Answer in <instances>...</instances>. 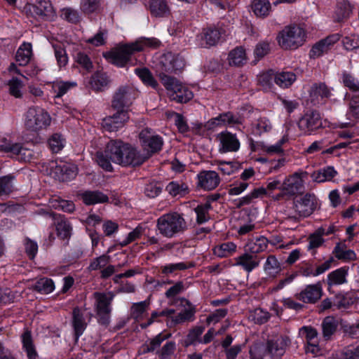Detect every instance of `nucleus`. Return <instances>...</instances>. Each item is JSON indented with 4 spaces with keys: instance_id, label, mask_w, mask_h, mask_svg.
<instances>
[{
    "instance_id": "obj_1",
    "label": "nucleus",
    "mask_w": 359,
    "mask_h": 359,
    "mask_svg": "<svg viewBox=\"0 0 359 359\" xmlns=\"http://www.w3.org/2000/svg\"><path fill=\"white\" fill-rule=\"evenodd\" d=\"M290 343L287 337L278 336L268 339L265 344H255L251 348L250 354L255 359H263L265 355L271 359H281Z\"/></svg>"
},
{
    "instance_id": "obj_2",
    "label": "nucleus",
    "mask_w": 359,
    "mask_h": 359,
    "mask_svg": "<svg viewBox=\"0 0 359 359\" xmlns=\"http://www.w3.org/2000/svg\"><path fill=\"white\" fill-rule=\"evenodd\" d=\"M124 142L121 140H111L106 145L104 151L97 152V164L107 172L113 171L111 163L121 165L123 156L121 155Z\"/></svg>"
},
{
    "instance_id": "obj_3",
    "label": "nucleus",
    "mask_w": 359,
    "mask_h": 359,
    "mask_svg": "<svg viewBox=\"0 0 359 359\" xmlns=\"http://www.w3.org/2000/svg\"><path fill=\"white\" fill-rule=\"evenodd\" d=\"M156 226L160 233L166 238H172L176 234L184 232L187 228L184 219L177 212L161 216L157 219Z\"/></svg>"
},
{
    "instance_id": "obj_4",
    "label": "nucleus",
    "mask_w": 359,
    "mask_h": 359,
    "mask_svg": "<svg viewBox=\"0 0 359 359\" xmlns=\"http://www.w3.org/2000/svg\"><path fill=\"white\" fill-rule=\"evenodd\" d=\"M277 39L282 48L296 49L303 44L305 32L298 26H287L279 33Z\"/></svg>"
},
{
    "instance_id": "obj_5",
    "label": "nucleus",
    "mask_w": 359,
    "mask_h": 359,
    "mask_svg": "<svg viewBox=\"0 0 359 359\" xmlns=\"http://www.w3.org/2000/svg\"><path fill=\"white\" fill-rule=\"evenodd\" d=\"M185 66V60L180 55L167 53L161 56L157 65V72L159 77L170 76V74L180 72Z\"/></svg>"
},
{
    "instance_id": "obj_6",
    "label": "nucleus",
    "mask_w": 359,
    "mask_h": 359,
    "mask_svg": "<svg viewBox=\"0 0 359 359\" xmlns=\"http://www.w3.org/2000/svg\"><path fill=\"white\" fill-rule=\"evenodd\" d=\"M140 50H142V47L137 43L126 44L106 53L105 57L112 64L123 67L130 61L131 55L135 52Z\"/></svg>"
},
{
    "instance_id": "obj_7",
    "label": "nucleus",
    "mask_w": 359,
    "mask_h": 359,
    "mask_svg": "<svg viewBox=\"0 0 359 359\" xmlns=\"http://www.w3.org/2000/svg\"><path fill=\"white\" fill-rule=\"evenodd\" d=\"M50 123L49 114L39 107H30L26 113L25 126L28 130L36 131L46 128Z\"/></svg>"
},
{
    "instance_id": "obj_8",
    "label": "nucleus",
    "mask_w": 359,
    "mask_h": 359,
    "mask_svg": "<svg viewBox=\"0 0 359 359\" xmlns=\"http://www.w3.org/2000/svg\"><path fill=\"white\" fill-rule=\"evenodd\" d=\"M96 299V311L98 316V321L102 325H107L109 322L111 313L110 304L114 295L111 293H94Z\"/></svg>"
},
{
    "instance_id": "obj_9",
    "label": "nucleus",
    "mask_w": 359,
    "mask_h": 359,
    "mask_svg": "<svg viewBox=\"0 0 359 359\" xmlns=\"http://www.w3.org/2000/svg\"><path fill=\"white\" fill-rule=\"evenodd\" d=\"M121 155L123 156V161H121L123 167L140 166L149 157L142 155L135 147L126 142H124Z\"/></svg>"
},
{
    "instance_id": "obj_10",
    "label": "nucleus",
    "mask_w": 359,
    "mask_h": 359,
    "mask_svg": "<svg viewBox=\"0 0 359 359\" xmlns=\"http://www.w3.org/2000/svg\"><path fill=\"white\" fill-rule=\"evenodd\" d=\"M298 128L305 135L311 133L322 127L321 116L316 110H309L298 121Z\"/></svg>"
},
{
    "instance_id": "obj_11",
    "label": "nucleus",
    "mask_w": 359,
    "mask_h": 359,
    "mask_svg": "<svg viewBox=\"0 0 359 359\" xmlns=\"http://www.w3.org/2000/svg\"><path fill=\"white\" fill-rule=\"evenodd\" d=\"M38 213L45 217L51 218L55 221L57 236L63 240H69L72 235V227L70 223L62 216L57 215L53 212H48L43 209L39 210Z\"/></svg>"
},
{
    "instance_id": "obj_12",
    "label": "nucleus",
    "mask_w": 359,
    "mask_h": 359,
    "mask_svg": "<svg viewBox=\"0 0 359 359\" xmlns=\"http://www.w3.org/2000/svg\"><path fill=\"white\" fill-rule=\"evenodd\" d=\"M128 120V111L116 110L113 115L102 119V126L104 130L109 132H116L123 128Z\"/></svg>"
},
{
    "instance_id": "obj_13",
    "label": "nucleus",
    "mask_w": 359,
    "mask_h": 359,
    "mask_svg": "<svg viewBox=\"0 0 359 359\" xmlns=\"http://www.w3.org/2000/svg\"><path fill=\"white\" fill-rule=\"evenodd\" d=\"M279 189L284 191V194H287L288 196L302 194L304 189V180L299 173L295 172L283 182Z\"/></svg>"
},
{
    "instance_id": "obj_14",
    "label": "nucleus",
    "mask_w": 359,
    "mask_h": 359,
    "mask_svg": "<svg viewBox=\"0 0 359 359\" xmlns=\"http://www.w3.org/2000/svg\"><path fill=\"white\" fill-rule=\"evenodd\" d=\"M316 198L313 194L307 193L299 200L294 201V206L301 217H308L316 208Z\"/></svg>"
},
{
    "instance_id": "obj_15",
    "label": "nucleus",
    "mask_w": 359,
    "mask_h": 359,
    "mask_svg": "<svg viewBox=\"0 0 359 359\" xmlns=\"http://www.w3.org/2000/svg\"><path fill=\"white\" fill-rule=\"evenodd\" d=\"M130 104V89L127 86L119 87L113 95L111 108L114 110L127 111L126 108Z\"/></svg>"
},
{
    "instance_id": "obj_16",
    "label": "nucleus",
    "mask_w": 359,
    "mask_h": 359,
    "mask_svg": "<svg viewBox=\"0 0 359 359\" xmlns=\"http://www.w3.org/2000/svg\"><path fill=\"white\" fill-rule=\"evenodd\" d=\"M224 34V31L222 28L210 26L203 28L198 37H200L201 40L204 41V43H201V46L205 45L210 47L217 44Z\"/></svg>"
},
{
    "instance_id": "obj_17",
    "label": "nucleus",
    "mask_w": 359,
    "mask_h": 359,
    "mask_svg": "<svg viewBox=\"0 0 359 359\" xmlns=\"http://www.w3.org/2000/svg\"><path fill=\"white\" fill-rule=\"evenodd\" d=\"M218 139L221 145L219 151L221 153L237 151L240 148V142L236 135L228 131L219 133Z\"/></svg>"
},
{
    "instance_id": "obj_18",
    "label": "nucleus",
    "mask_w": 359,
    "mask_h": 359,
    "mask_svg": "<svg viewBox=\"0 0 359 359\" xmlns=\"http://www.w3.org/2000/svg\"><path fill=\"white\" fill-rule=\"evenodd\" d=\"M198 185L205 190H212L219 184L220 179L215 171H201L198 175Z\"/></svg>"
},
{
    "instance_id": "obj_19",
    "label": "nucleus",
    "mask_w": 359,
    "mask_h": 359,
    "mask_svg": "<svg viewBox=\"0 0 359 359\" xmlns=\"http://www.w3.org/2000/svg\"><path fill=\"white\" fill-rule=\"evenodd\" d=\"M262 259V257L245 251L244 254L236 258V264L242 266L247 272H250L259 265Z\"/></svg>"
},
{
    "instance_id": "obj_20",
    "label": "nucleus",
    "mask_w": 359,
    "mask_h": 359,
    "mask_svg": "<svg viewBox=\"0 0 359 359\" xmlns=\"http://www.w3.org/2000/svg\"><path fill=\"white\" fill-rule=\"evenodd\" d=\"M149 133L148 129L142 130L140 133V138L142 140L144 146L149 147L151 154H154L161 149L163 142L158 135L148 136Z\"/></svg>"
},
{
    "instance_id": "obj_21",
    "label": "nucleus",
    "mask_w": 359,
    "mask_h": 359,
    "mask_svg": "<svg viewBox=\"0 0 359 359\" xmlns=\"http://www.w3.org/2000/svg\"><path fill=\"white\" fill-rule=\"evenodd\" d=\"M322 296V288L318 285H310L299 294V299L307 304L316 303Z\"/></svg>"
},
{
    "instance_id": "obj_22",
    "label": "nucleus",
    "mask_w": 359,
    "mask_h": 359,
    "mask_svg": "<svg viewBox=\"0 0 359 359\" xmlns=\"http://www.w3.org/2000/svg\"><path fill=\"white\" fill-rule=\"evenodd\" d=\"M33 14L41 18H49L53 15V8L48 0H40L32 6L30 10Z\"/></svg>"
},
{
    "instance_id": "obj_23",
    "label": "nucleus",
    "mask_w": 359,
    "mask_h": 359,
    "mask_svg": "<svg viewBox=\"0 0 359 359\" xmlns=\"http://www.w3.org/2000/svg\"><path fill=\"white\" fill-rule=\"evenodd\" d=\"M72 325L76 338L78 339L83 334L87 326L83 313L78 307L74 308L72 311Z\"/></svg>"
},
{
    "instance_id": "obj_24",
    "label": "nucleus",
    "mask_w": 359,
    "mask_h": 359,
    "mask_svg": "<svg viewBox=\"0 0 359 359\" xmlns=\"http://www.w3.org/2000/svg\"><path fill=\"white\" fill-rule=\"evenodd\" d=\"M269 242V240L264 236L257 237L255 240L250 241L245 245V251L257 255L267 249Z\"/></svg>"
},
{
    "instance_id": "obj_25",
    "label": "nucleus",
    "mask_w": 359,
    "mask_h": 359,
    "mask_svg": "<svg viewBox=\"0 0 359 359\" xmlns=\"http://www.w3.org/2000/svg\"><path fill=\"white\" fill-rule=\"evenodd\" d=\"M81 198L86 205H93L98 203H106L109 201L107 195L99 191H87L82 194Z\"/></svg>"
},
{
    "instance_id": "obj_26",
    "label": "nucleus",
    "mask_w": 359,
    "mask_h": 359,
    "mask_svg": "<svg viewBox=\"0 0 359 359\" xmlns=\"http://www.w3.org/2000/svg\"><path fill=\"white\" fill-rule=\"evenodd\" d=\"M330 90L324 83H314L310 90V97L311 102L316 104V101L318 97L322 99L327 98L330 96Z\"/></svg>"
},
{
    "instance_id": "obj_27",
    "label": "nucleus",
    "mask_w": 359,
    "mask_h": 359,
    "mask_svg": "<svg viewBox=\"0 0 359 359\" xmlns=\"http://www.w3.org/2000/svg\"><path fill=\"white\" fill-rule=\"evenodd\" d=\"M337 322L332 316L325 317L322 323L323 337L325 340L327 341L336 332L337 328Z\"/></svg>"
},
{
    "instance_id": "obj_28",
    "label": "nucleus",
    "mask_w": 359,
    "mask_h": 359,
    "mask_svg": "<svg viewBox=\"0 0 359 359\" xmlns=\"http://www.w3.org/2000/svg\"><path fill=\"white\" fill-rule=\"evenodd\" d=\"M32 55V44L24 43L18 50L15 55L19 65L25 66L29 63Z\"/></svg>"
},
{
    "instance_id": "obj_29",
    "label": "nucleus",
    "mask_w": 359,
    "mask_h": 359,
    "mask_svg": "<svg viewBox=\"0 0 359 359\" xmlns=\"http://www.w3.org/2000/svg\"><path fill=\"white\" fill-rule=\"evenodd\" d=\"M348 274V269L346 267H341L338 269L327 276V285L332 286V285H341L346 282V276Z\"/></svg>"
},
{
    "instance_id": "obj_30",
    "label": "nucleus",
    "mask_w": 359,
    "mask_h": 359,
    "mask_svg": "<svg viewBox=\"0 0 359 359\" xmlns=\"http://www.w3.org/2000/svg\"><path fill=\"white\" fill-rule=\"evenodd\" d=\"M193 93L186 86H181L177 91L172 92L169 94L171 100L176 101L179 103H187L193 98Z\"/></svg>"
},
{
    "instance_id": "obj_31",
    "label": "nucleus",
    "mask_w": 359,
    "mask_h": 359,
    "mask_svg": "<svg viewBox=\"0 0 359 359\" xmlns=\"http://www.w3.org/2000/svg\"><path fill=\"white\" fill-rule=\"evenodd\" d=\"M22 342L24 350L27 353L29 359H36L38 354L32 339L31 332L28 330L22 335Z\"/></svg>"
},
{
    "instance_id": "obj_32",
    "label": "nucleus",
    "mask_w": 359,
    "mask_h": 359,
    "mask_svg": "<svg viewBox=\"0 0 359 359\" xmlns=\"http://www.w3.org/2000/svg\"><path fill=\"white\" fill-rule=\"evenodd\" d=\"M109 83V78L105 73L97 72L90 79V85L93 90L102 91Z\"/></svg>"
},
{
    "instance_id": "obj_33",
    "label": "nucleus",
    "mask_w": 359,
    "mask_h": 359,
    "mask_svg": "<svg viewBox=\"0 0 359 359\" xmlns=\"http://www.w3.org/2000/svg\"><path fill=\"white\" fill-rule=\"evenodd\" d=\"M150 11L156 17H163L169 13V8L164 0H151Z\"/></svg>"
},
{
    "instance_id": "obj_34",
    "label": "nucleus",
    "mask_w": 359,
    "mask_h": 359,
    "mask_svg": "<svg viewBox=\"0 0 359 359\" xmlns=\"http://www.w3.org/2000/svg\"><path fill=\"white\" fill-rule=\"evenodd\" d=\"M135 72L145 85L154 88H156L158 86L156 80L154 78L149 69L146 67L136 68L135 69Z\"/></svg>"
},
{
    "instance_id": "obj_35",
    "label": "nucleus",
    "mask_w": 359,
    "mask_h": 359,
    "mask_svg": "<svg viewBox=\"0 0 359 359\" xmlns=\"http://www.w3.org/2000/svg\"><path fill=\"white\" fill-rule=\"evenodd\" d=\"M56 172L61 175L62 181H66L76 175L77 168L74 165L63 163L56 166Z\"/></svg>"
},
{
    "instance_id": "obj_36",
    "label": "nucleus",
    "mask_w": 359,
    "mask_h": 359,
    "mask_svg": "<svg viewBox=\"0 0 359 359\" xmlns=\"http://www.w3.org/2000/svg\"><path fill=\"white\" fill-rule=\"evenodd\" d=\"M252 9L257 17H264L269 14L271 4L269 0H254Z\"/></svg>"
},
{
    "instance_id": "obj_37",
    "label": "nucleus",
    "mask_w": 359,
    "mask_h": 359,
    "mask_svg": "<svg viewBox=\"0 0 359 359\" xmlns=\"http://www.w3.org/2000/svg\"><path fill=\"white\" fill-rule=\"evenodd\" d=\"M236 250V245L232 242H226L214 248V254L219 257H227Z\"/></svg>"
},
{
    "instance_id": "obj_38",
    "label": "nucleus",
    "mask_w": 359,
    "mask_h": 359,
    "mask_svg": "<svg viewBox=\"0 0 359 359\" xmlns=\"http://www.w3.org/2000/svg\"><path fill=\"white\" fill-rule=\"evenodd\" d=\"M246 60L245 51L242 47H237L229 54L230 65H242Z\"/></svg>"
},
{
    "instance_id": "obj_39",
    "label": "nucleus",
    "mask_w": 359,
    "mask_h": 359,
    "mask_svg": "<svg viewBox=\"0 0 359 359\" xmlns=\"http://www.w3.org/2000/svg\"><path fill=\"white\" fill-rule=\"evenodd\" d=\"M296 75L292 72H281L275 75L274 82L280 87L287 88L295 81Z\"/></svg>"
},
{
    "instance_id": "obj_40",
    "label": "nucleus",
    "mask_w": 359,
    "mask_h": 359,
    "mask_svg": "<svg viewBox=\"0 0 359 359\" xmlns=\"http://www.w3.org/2000/svg\"><path fill=\"white\" fill-rule=\"evenodd\" d=\"M351 12L352 7L348 1L345 0L339 1L335 11L337 20L340 22L343 19L348 18Z\"/></svg>"
},
{
    "instance_id": "obj_41",
    "label": "nucleus",
    "mask_w": 359,
    "mask_h": 359,
    "mask_svg": "<svg viewBox=\"0 0 359 359\" xmlns=\"http://www.w3.org/2000/svg\"><path fill=\"white\" fill-rule=\"evenodd\" d=\"M8 93L11 95L15 98H21L22 97V88L24 84L22 81L18 78H13L8 82Z\"/></svg>"
},
{
    "instance_id": "obj_42",
    "label": "nucleus",
    "mask_w": 359,
    "mask_h": 359,
    "mask_svg": "<svg viewBox=\"0 0 359 359\" xmlns=\"http://www.w3.org/2000/svg\"><path fill=\"white\" fill-rule=\"evenodd\" d=\"M33 289L43 294H48L53 290L54 283L51 279L43 278L35 283Z\"/></svg>"
},
{
    "instance_id": "obj_43",
    "label": "nucleus",
    "mask_w": 359,
    "mask_h": 359,
    "mask_svg": "<svg viewBox=\"0 0 359 359\" xmlns=\"http://www.w3.org/2000/svg\"><path fill=\"white\" fill-rule=\"evenodd\" d=\"M75 61L83 69V74L90 72L93 69L90 58L84 53L79 52L76 53Z\"/></svg>"
},
{
    "instance_id": "obj_44",
    "label": "nucleus",
    "mask_w": 359,
    "mask_h": 359,
    "mask_svg": "<svg viewBox=\"0 0 359 359\" xmlns=\"http://www.w3.org/2000/svg\"><path fill=\"white\" fill-rule=\"evenodd\" d=\"M14 176L8 175L0 178V196H7L13 190V180Z\"/></svg>"
},
{
    "instance_id": "obj_45",
    "label": "nucleus",
    "mask_w": 359,
    "mask_h": 359,
    "mask_svg": "<svg viewBox=\"0 0 359 359\" xmlns=\"http://www.w3.org/2000/svg\"><path fill=\"white\" fill-rule=\"evenodd\" d=\"M188 189V186L183 182H171L166 187V191L173 196L184 195Z\"/></svg>"
},
{
    "instance_id": "obj_46",
    "label": "nucleus",
    "mask_w": 359,
    "mask_h": 359,
    "mask_svg": "<svg viewBox=\"0 0 359 359\" xmlns=\"http://www.w3.org/2000/svg\"><path fill=\"white\" fill-rule=\"evenodd\" d=\"M345 245L338 243L334 250L335 257L339 259L353 260L355 258V254L353 250H345Z\"/></svg>"
},
{
    "instance_id": "obj_47",
    "label": "nucleus",
    "mask_w": 359,
    "mask_h": 359,
    "mask_svg": "<svg viewBox=\"0 0 359 359\" xmlns=\"http://www.w3.org/2000/svg\"><path fill=\"white\" fill-rule=\"evenodd\" d=\"M170 337V334L163 335L161 333L158 334L154 338L150 340L149 344H144V353H149L154 351L156 348L160 347L161 343L168 339Z\"/></svg>"
},
{
    "instance_id": "obj_48",
    "label": "nucleus",
    "mask_w": 359,
    "mask_h": 359,
    "mask_svg": "<svg viewBox=\"0 0 359 359\" xmlns=\"http://www.w3.org/2000/svg\"><path fill=\"white\" fill-rule=\"evenodd\" d=\"M159 78L162 84L169 91V94L177 91V89L182 85L176 78L170 76H163Z\"/></svg>"
},
{
    "instance_id": "obj_49",
    "label": "nucleus",
    "mask_w": 359,
    "mask_h": 359,
    "mask_svg": "<svg viewBox=\"0 0 359 359\" xmlns=\"http://www.w3.org/2000/svg\"><path fill=\"white\" fill-rule=\"evenodd\" d=\"M111 257L108 255H102L93 259L88 266L90 271H96L104 269L110 262Z\"/></svg>"
},
{
    "instance_id": "obj_50",
    "label": "nucleus",
    "mask_w": 359,
    "mask_h": 359,
    "mask_svg": "<svg viewBox=\"0 0 359 359\" xmlns=\"http://www.w3.org/2000/svg\"><path fill=\"white\" fill-rule=\"evenodd\" d=\"M53 48L58 65L60 67H65L68 62V57L63 46L61 44H53Z\"/></svg>"
},
{
    "instance_id": "obj_51",
    "label": "nucleus",
    "mask_w": 359,
    "mask_h": 359,
    "mask_svg": "<svg viewBox=\"0 0 359 359\" xmlns=\"http://www.w3.org/2000/svg\"><path fill=\"white\" fill-rule=\"evenodd\" d=\"M250 318L257 324H264L268 321L270 318L269 312L262 310L260 308L255 309L250 313Z\"/></svg>"
},
{
    "instance_id": "obj_52",
    "label": "nucleus",
    "mask_w": 359,
    "mask_h": 359,
    "mask_svg": "<svg viewBox=\"0 0 359 359\" xmlns=\"http://www.w3.org/2000/svg\"><path fill=\"white\" fill-rule=\"evenodd\" d=\"M219 121L222 125H233L242 123V118L239 115H234L232 112L228 111L219 115Z\"/></svg>"
},
{
    "instance_id": "obj_53",
    "label": "nucleus",
    "mask_w": 359,
    "mask_h": 359,
    "mask_svg": "<svg viewBox=\"0 0 359 359\" xmlns=\"http://www.w3.org/2000/svg\"><path fill=\"white\" fill-rule=\"evenodd\" d=\"M194 313L195 309L190 307L189 309H185L183 312L178 313L175 318H172L171 323L173 325H177L191 320L194 316Z\"/></svg>"
},
{
    "instance_id": "obj_54",
    "label": "nucleus",
    "mask_w": 359,
    "mask_h": 359,
    "mask_svg": "<svg viewBox=\"0 0 359 359\" xmlns=\"http://www.w3.org/2000/svg\"><path fill=\"white\" fill-rule=\"evenodd\" d=\"M61 17L69 22L76 24L80 20V15L76 10L65 8L61 11Z\"/></svg>"
},
{
    "instance_id": "obj_55",
    "label": "nucleus",
    "mask_w": 359,
    "mask_h": 359,
    "mask_svg": "<svg viewBox=\"0 0 359 359\" xmlns=\"http://www.w3.org/2000/svg\"><path fill=\"white\" fill-rule=\"evenodd\" d=\"M64 140L58 133L53 134L48 140L50 149L54 153L59 152L64 147Z\"/></svg>"
},
{
    "instance_id": "obj_56",
    "label": "nucleus",
    "mask_w": 359,
    "mask_h": 359,
    "mask_svg": "<svg viewBox=\"0 0 359 359\" xmlns=\"http://www.w3.org/2000/svg\"><path fill=\"white\" fill-rule=\"evenodd\" d=\"M352 304H353V301L351 298H348L341 293L336 294L333 299V306H336L338 309H347Z\"/></svg>"
},
{
    "instance_id": "obj_57",
    "label": "nucleus",
    "mask_w": 359,
    "mask_h": 359,
    "mask_svg": "<svg viewBox=\"0 0 359 359\" xmlns=\"http://www.w3.org/2000/svg\"><path fill=\"white\" fill-rule=\"evenodd\" d=\"M176 349L175 343L173 341L167 342L160 351H157L159 359H170L171 355Z\"/></svg>"
},
{
    "instance_id": "obj_58",
    "label": "nucleus",
    "mask_w": 359,
    "mask_h": 359,
    "mask_svg": "<svg viewBox=\"0 0 359 359\" xmlns=\"http://www.w3.org/2000/svg\"><path fill=\"white\" fill-rule=\"evenodd\" d=\"M149 303L147 301L135 303L131 306L130 315L133 318L137 319L147 310Z\"/></svg>"
},
{
    "instance_id": "obj_59",
    "label": "nucleus",
    "mask_w": 359,
    "mask_h": 359,
    "mask_svg": "<svg viewBox=\"0 0 359 359\" xmlns=\"http://www.w3.org/2000/svg\"><path fill=\"white\" fill-rule=\"evenodd\" d=\"M100 0H82L81 8L83 12L90 14L95 12L100 7Z\"/></svg>"
},
{
    "instance_id": "obj_60",
    "label": "nucleus",
    "mask_w": 359,
    "mask_h": 359,
    "mask_svg": "<svg viewBox=\"0 0 359 359\" xmlns=\"http://www.w3.org/2000/svg\"><path fill=\"white\" fill-rule=\"evenodd\" d=\"M194 266V264L192 263H190L189 265L184 262L170 264L163 267L162 273L165 274L171 273L175 271H183Z\"/></svg>"
},
{
    "instance_id": "obj_61",
    "label": "nucleus",
    "mask_w": 359,
    "mask_h": 359,
    "mask_svg": "<svg viewBox=\"0 0 359 359\" xmlns=\"http://www.w3.org/2000/svg\"><path fill=\"white\" fill-rule=\"evenodd\" d=\"M264 270L269 273H278L280 270V263L274 255H269L267 257Z\"/></svg>"
},
{
    "instance_id": "obj_62",
    "label": "nucleus",
    "mask_w": 359,
    "mask_h": 359,
    "mask_svg": "<svg viewBox=\"0 0 359 359\" xmlns=\"http://www.w3.org/2000/svg\"><path fill=\"white\" fill-rule=\"evenodd\" d=\"M20 148L19 143H13L10 140L3 138L0 141V149L6 153H10L13 155Z\"/></svg>"
},
{
    "instance_id": "obj_63",
    "label": "nucleus",
    "mask_w": 359,
    "mask_h": 359,
    "mask_svg": "<svg viewBox=\"0 0 359 359\" xmlns=\"http://www.w3.org/2000/svg\"><path fill=\"white\" fill-rule=\"evenodd\" d=\"M53 203V207L55 209H61L64 212H72L75 209V205L72 201L65 200H55Z\"/></svg>"
},
{
    "instance_id": "obj_64",
    "label": "nucleus",
    "mask_w": 359,
    "mask_h": 359,
    "mask_svg": "<svg viewBox=\"0 0 359 359\" xmlns=\"http://www.w3.org/2000/svg\"><path fill=\"white\" fill-rule=\"evenodd\" d=\"M343 43L346 50H351L359 48V37L355 34L346 36L343 39Z\"/></svg>"
}]
</instances>
